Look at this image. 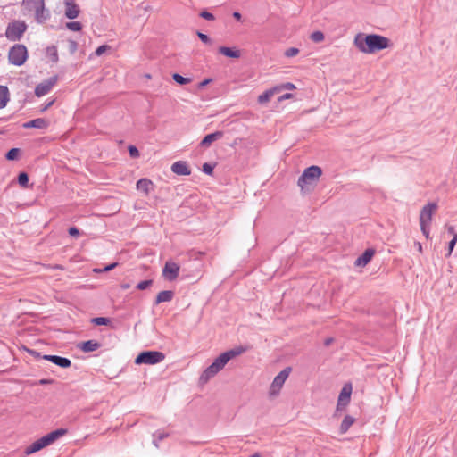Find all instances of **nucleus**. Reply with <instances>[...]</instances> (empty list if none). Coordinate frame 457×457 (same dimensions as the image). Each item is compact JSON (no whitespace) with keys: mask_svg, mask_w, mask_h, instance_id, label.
<instances>
[{"mask_svg":"<svg viewBox=\"0 0 457 457\" xmlns=\"http://www.w3.org/2000/svg\"><path fill=\"white\" fill-rule=\"evenodd\" d=\"M245 351V347L238 346L220 354L213 362L203 371L199 378L200 383H207L212 378L216 376L231 359L242 354Z\"/></svg>","mask_w":457,"mask_h":457,"instance_id":"obj_1","label":"nucleus"},{"mask_svg":"<svg viewBox=\"0 0 457 457\" xmlns=\"http://www.w3.org/2000/svg\"><path fill=\"white\" fill-rule=\"evenodd\" d=\"M389 39L386 37L370 34L359 33L354 37L355 46L364 54H373L377 51L386 49L389 46Z\"/></svg>","mask_w":457,"mask_h":457,"instance_id":"obj_2","label":"nucleus"},{"mask_svg":"<svg viewBox=\"0 0 457 457\" xmlns=\"http://www.w3.org/2000/svg\"><path fill=\"white\" fill-rule=\"evenodd\" d=\"M321 175L322 170L319 166L312 165L306 168L297 181L302 192L312 191Z\"/></svg>","mask_w":457,"mask_h":457,"instance_id":"obj_3","label":"nucleus"},{"mask_svg":"<svg viewBox=\"0 0 457 457\" xmlns=\"http://www.w3.org/2000/svg\"><path fill=\"white\" fill-rule=\"evenodd\" d=\"M67 430L64 428H59L54 431L48 433L47 435L37 439L25 449V454L29 455L36 452L40 451L44 447L53 444L55 440L64 436Z\"/></svg>","mask_w":457,"mask_h":457,"instance_id":"obj_4","label":"nucleus"},{"mask_svg":"<svg viewBox=\"0 0 457 457\" xmlns=\"http://www.w3.org/2000/svg\"><path fill=\"white\" fill-rule=\"evenodd\" d=\"M27 58L28 51L24 45L16 44L9 50V62L15 66L22 65L26 62Z\"/></svg>","mask_w":457,"mask_h":457,"instance_id":"obj_5","label":"nucleus"},{"mask_svg":"<svg viewBox=\"0 0 457 457\" xmlns=\"http://www.w3.org/2000/svg\"><path fill=\"white\" fill-rule=\"evenodd\" d=\"M165 359V355L162 352L158 351H146L142 352L137 355L135 360L137 364H149L154 365L162 361Z\"/></svg>","mask_w":457,"mask_h":457,"instance_id":"obj_6","label":"nucleus"},{"mask_svg":"<svg viewBox=\"0 0 457 457\" xmlns=\"http://www.w3.org/2000/svg\"><path fill=\"white\" fill-rule=\"evenodd\" d=\"M26 29L27 25L24 21H13L8 24L5 30V36L12 41H17L21 39Z\"/></svg>","mask_w":457,"mask_h":457,"instance_id":"obj_7","label":"nucleus"},{"mask_svg":"<svg viewBox=\"0 0 457 457\" xmlns=\"http://www.w3.org/2000/svg\"><path fill=\"white\" fill-rule=\"evenodd\" d=\"M290 371L291 368H285L274 378L269 391L270 396L274 397L279 394L284 383L289 376Z\"/></svg>","mask_w":457,"mask_h":457,"instance_id":"obj_8","label":"nucleus"},{"mask_svg":"<svg viewBox=\"0 0 457 457\" xmlns=\"http://www.w3.org/2000/svg\"><path fill=\"white\" fill-rule=\"evenodd\" d=\"M437 209L436 203H428L420 211V224H429L431 223L432 217Z\"/></svg>","mask_w":457,"mask_h":457,"instance_id":"obj_9","label":"nucleus"},{"mask_svg":"<svg viewBox=\"0 0 457 457\" xmlns=\"http://www.w3.org/2000/svg\"><path fill=\"white\" fill-rule=\"evenodd\" d=\"M57 76H53L39 83L35 88V95L41 97L48 94L57 82Z\"/></svg>","mask_w":457,"mask_h":457,"instance_id":"obj_10","label":"nucleus"},{"mask_svg":"<svg viewBox=\"0 0 457 457\" xmlns=\"http://www.w3.org/2000/svg\"><path fill=\"white\" fill-rule=\"evenodd\" d=\"M179 272V266L176 262H167L162 270V276L166 279L173 281L178 278Z\"/></svg>","mask_w":457,"mask_h":457,"instance_id":"obj_11","label":"nucleus"},{"mask_svg":"<svg viewBox=\"0 0 457 457\" xmlns=\"http://www.w3.org/2000/svg\"><path fill=\"white\" fill-rule=\"evenodd\" d=\"M351 394H352V386L350 384H345L343 386V388L339 394V396H338L337 406V410L346 406L349 403L350 399H351Z\"/></svg>","mask_w":457,"mask_h":457,"instance_id":"obj_12","label":"nucleus"},{"mask_svg":"<svg viewBox=\"0 0 457 457\" xmlns=\"http://www.w3.org/2000/svg\"><path fill=\"white\" fill-rule=\"evenodd\" d=\"M64 5H65V16L68 19L73 20L79 16V7L74 3L73 0H65Z\"/></svg>","mask_w":457,"mask_h":457,"instance_id":"obj_13","label":"nucleus"},{"mask_svg":"<svg viewBox=\"0 0 457 457\" xmlns=\"http://www.w3.org/2000/svg\"><path fill=\"white\" fill-rule=\"evenodd\" d=\"M171 171L177 175L187 176L191 174L187 163L184 161H177L171 165Z\"/></svg>","mask_w":457,"mask_h":457,"instance_id":"obj_14","label":"nucleus"},{"mask_svg":"<svg viewBox=\"0 0 457 457\" xmlns=\"http://www.w3.org/2000/svg\"><path fill=\"white\" fill-rule=\"evenodd\" d=\"M42 358L62 368H69L71 365L70 359L58 355H44Z\"/></svg>","mask_w":457,"mask_h":457,"instance_id":"obj_15","label":"nucleus"},{"mask_svg":"<svg viewBox=\"0 0 457 457\" xmlns=\"http://www.w3.org/2000/svg\"><path fill=\"white\" fill-rule=\"evenodd\" d=\"M45 4V0H22L21 6L26 12H33Z\"/></svg>","mask_w":457,"mask_h":457,"instance_id":"obj_16","label":"nucleus"},{"mask_svg":"<svg viewBox=\"0 0 457 457\" xmlns=\"http://www.w3.org/2000/svg\"><path fill=\"white\" fill-rule=\"evenodd\" d=\"M33 12L35 15V20L38 23H44L50 18V12L47 9H46L45 4L40 5V7L36 9Z\"/></svg>","mask_w":457,"mask_h":457,"instance_id":"obj_17","label":"nucleus"},{"mask_svg":"<svg viewBox=\"0 0 457 457\" xmlns=\"http://www.w3.org/2000/svg\"><path fill=\"white\" fill-rule=\"evenodd\" d=\"M223 137L222 131H216L214 133H211L206 135L200 143V145L203 147H208L211 144L216 140L220 139Z\"/></svg>","mask_w":457,"mask_h":457,"instance_id":"obj_18","label":"nucleus"},{"mask_svg":"<svg viewBox=\"0 0 457 457\" xmlns=\"http://www.w3.org/2000/svg\"><path fill=\"white\" fill-rule=\"evenodd\" d=\"M375 251L373 249H367L365 252L359 256L355 261L356 266H365L368 264L373 257Z\"/></svg>","mask_w":457,"mask_h":457,"instance_id":"obj_19","label":"nucleus"},{"mask_svg":"<svg viewBox=\"0 0 457 457\" xmlns=\"http://www.w3.org/2000/svg\"><path fill=\"white\" fill-rule=\"evenodd\" d=\"M47 126H48V121L42 118L35 119V120H29L23 124V127L26 129H29V128L46 129Z\"/></svg>","mask_w":457,"mask_h":457,"instance_id":"obj_20","label":"nucleus"},{"mask_svg":"<svg viewBox=\"0 0 457 457\" xmlns=\"http://www.w3.org/2000/svg\"><path fill=\"white\" fill-rule=\"evenodd\" d=\"M100 346H101V345L97 341L88 340V341L83 342L79 345V348L84 353H90V352L96 351Z\"/></svg>","mask_w":457,"mask_h":457,"instance_id":"obj_21","label":"nucleus"},{"mask_svg":"<svg viewBox=\"0 0 457 457\" xmlns=\"http://www.w3.org/2000/svg\"><path fill=\"white\" fill-rule=\"evenodd\" d=\"M218 51L220 54L229 58H239L241 55L240 51L238 49L230 48L227 46H220Z\"/></svg>","mask_w":457,"mask_h":457,"instance_id":"obj_22","label":"nucleus"},{"mask_svg":"<svg viewBox=\"0 0 457 457\" xmlns=\"http://www.w3.org/2000/svg\"><path fill=\"white\" fill-rule=\"evenodd\" d=\"M152 186H153V183L148 179H140L137 182V188L140 191H143L145 195L149 194Z\"/></svg>","mask_w":457,"mask_h":457,"instance_id":"obj_23","label":"nucleus"},{"mask_svg":"<svg viewBox=\"0 0 457 457\" xmlns=\"http://www.w3.org/2000/svg\"><path fill=\"white\" fill-rule=\"evenodd\" d=\"M172 297H173L172 291H170V290L161 291L156 296L155 303L159 304L161 303L170 302V301H171Z\"/></svg>","mask_w":457,"mask_h":457,"instance_id":"obj_24","label":"nucleus"},{"mask_svg":"<svg viewBox=\"0 0 457 457\" xmlns=\"http://www.w3.org/2000/svg\"><path fill=\"white\" fill-rule=\"evenodd\" d=\"M355 420L352 416L346 415L341 425H340V433L345 434L350 428V427L354 423Z\"/></svg>","mask_w":457,"mask_h":457,"instance_id":"obj_25","label":"nucleus"},{"mask_svg":"<svg viewBox=\"0 0 457 457\" xmlns=\"http://www.w3.org/2000/svg\"><path fill=\"white\" fill-rule=\"evenodd\" d=\"M275 93V89L266 90L264 93L258 96V103L261 104H266L270 100Z\"/></svg>","mask_w":457,"mask_h":457,"instance_id":"obj_26","label":"nucleus"},{"mask_svg":"<svg viewBox=\"0 0 457 457\" xmlns=\"http://www.w3.org/2000/svg\"><path fill=\"white\" fill-rule=\"evenodd\" d=\"M8 101V89L4 86H0V109L4 108Z\"/></svg>","mask_w":457,"mask_h":457,"instance_id":"obj_27","label":"nucleus"},{"mask_svg":"<svg viewBox=\"0 0 457 457\" xmlns=\"http://www.w3.org/2000/svg\"><path fill=\"white\" fill-rule=\"evenodd\" d=\"M91 322L96 326H107L111 321L105 317H96L91 320Z\"/></svg>","mask_w":457,"mask_h":457,"instance_id":"obj_28","label":"nucleus"},{"mask_svg":"<svg viewBox=\"0 0 457 457\" xmlns=\"http://www.w3.org/2000/svg\"><path fill=\"white\" fill-rule=\"evenodd\" d=\"M172 79H174V81L179 85H186V84H188L189 82H191V79L189 78H185L178 73H174L172 75Z\"/></svg>","mask_w":457,"mask_h":457,"instance_id":"obj_29","label":"nucleus"},{"mask_svg":"<svg viewBox=\"0 0 457 457\" xmlns=\"http://www.w3.org/2000/svg\"><path fill=\"white\" fill-rule=\"evenodd\" d=\"M66 28L71 31H80L82 25L79 21H70L66 23Z\"/></svg>","mask_w":457,"mask_h":457,"instance_id":"obj_30","label":"nucleus"},{"mask_svg":"<svg viewBox=\"0 0 457 457\" xmlns=\"http://www.w3.org/2000/svg\"><path fill=\"white\" fill-rule=\"evenodd\" d=\"M311 39L315 43H320L324 40V34L321 31H314L310 36Z\"/></svg>","mask_w":457,"mask_h":457,"instance_id":"obj_31","label":"nucleus"},{"mask_svg":"<svg viewBox=\"0 0 457 457\" xmlns=\"http://www.w3.org/2000/svg\"><path fill=\"white\" fill-rule=\"evenodd\" d=\"M168 436V434L162 431H156L154 434V444L156 447H158V441H162V439L166 438Z\"/></svg>","mask_w":457,"mask_h":457,"instance_id":"obj_32","label":"nucleus"},{"mask_svg":"<svg viewBox=\"0 0 457 457\" xmlns=\"http://www.w3.org/2000/svg\"><path fill=\"white\" fill-rule=\"evenodd\" d=\"M18 182L21 187H27L28 182H29V177H28L27 173H25V172L20 173L18 176Z\"/></svg>","mask_w":457,"mask_h":457,"instance_id":"obj_33","label":"nucleus"},{"mask_svg":"<svg viewBox=\"0 0 457 457\" xmlns=\"http://www.w3.org/2000/svg\"><path fill=\"white\" fill-rule=\"evenodd\" d=\"M20 150L18 148H12L5 155L7 160L12 161L17 159Z\"/></svg>","mask_w":457,"mask_h":457,"instance_id":"obj_34","label":"nucleus"},{"mask_svg":"<svg viewBox=\"0 0 457 457\" xmlns=\"http://www.w3.org/2000/svg\"><path fill=\"white\" fill-rule=\"evenodd\" d=\"M456 242H457V234H454V237H453V239L449 242L448 244V253H447V256H450L455 247V245H456Z\"/></svg>","mask_w":457,"mask_h":457,"instance_id":"obj_35","label":"nucleus"},{"mask_svg":"<svg viewBox=\"0 0 457 457\" xmlns=\"http://www.w3.org/2000/svg\"><path fill=\"white\" fill-rule=\"evenodd\" d=\"M299 49L296 47H290L285 51V56L287 57H294L298 54Z\"/></svg>","mask_w":457,"mask_h":457,"instance_id":"obj_36","label":"nucleus"},{"mask_svg":"<svg viewBox=\"0 0 457 457\" xmlns=\"http://www.w3.org/2000/svg\"><path fill=\"white\" fill-rule=\"evenodd\" d=\"M152 280H144L137 285V288L139 290H145L152 285Z\"/></svg>","mask_w":457,"mask_h":457,"instance_id":"obj_37","label":"nucleus"},{"mask_svg":"<svg viewBox=\"0 0 457 457\" xmlns=\"http://www.w3.org/2000/svg\"><path fill=\"white\" fill-rule=\"evenodd\" d=\"M422 234L426 238L429 237L430 225L429 224H420Z\"/></svg>","mask_w":457,"mask_h":457,"instance_id":"obj_38","label":"nucleus"},{"mask_svg":"<svg viewBox=\"0 0 457 457\" xmlns=\"http://www.w3.org/2000/svg\"><path fill=\"white\" fill-rule=\"evenodd\" d=\"M129 155L132 157V158H137L139 156V151L138 149L134 146V145H129Z\"/></svg>","mask_w":457,"mask_h":457,"instance_id":"obj_39","label":"nucleus"},{"mask_svg":"<svg viewBox=\"0 0 457 457\" xmlns=\"http://www.w3.org/2000/svg\"><path fill=\"white\" fill-rule=\"evenodd\" d=\"M108 48H109V46H106V45H102V46H98V47L96 49L95 54H96V56H100V55H102V54H104V53Z\"/></svg>","mask_w":457,"mask_h":457,"instance_id":"obj_40","label":"nucleus"},{"mask_svg":"<svg viewBox=\"0 0 457 457\" xmlns=\"http://www.w3.org/2000/svg\"><path fill=\"white\" fill-rule=\"evenodd\" d=\"M203 171L205 174L212 175L213 172V167L210 163L206 162L203 165Z\"/></svg>","mask_w":457,"mask_h":457,"instance_id":"obj_41","label":"nucleus"},{"mask_svg":"<svg viewBox=\"0 0 457 457\" xmlns=\"http://www.w3.org/2000/svg\"><path fill=\"white\" fill-rule=\"evenodd\" d=\"M200 16L205 20H208V21H212L214 20V16L212 13L207 12V11H203L201 13H200Z\"/></svg>","mask_w":457,"mask_h":457,"instance_id":"obj_42","label":"nucleus"},{"mask_svg":"<svg viewBox=\"0 0 457 457\" xmlns=\"http://www.w3.org/2000/svg\"><path fill=\"white\" fill-rule=\"evenodd\" d=\"M117 265H118L117 262H113V263H111L110 265L105 266L103 270H95V271H96V272L110 271L112 269H114Z\"/></svg>","mask_w":457,"mask_h":457,"instance_id":"obj_43","label":"nucleus"},{"mask_svg":"<svg viewBox=\"0 0 457 457\" xmlns=\"http://www.w3.org/2000/svg\"><path fill=\"white\" fill-rule=\"evenodd\" d=\"M198 37L205 44L210 43V38L207 35L198 32L197 33Z\"/></svg>","mask_w":457,"mask_h":457,"instance_id":"obj_44","label":"nucleus"},{"mask_svg":"<svg viewBox=\"0 0 457 457\" xmlns=\"http://www.w3.org/2000/svg\"><path fill=\"white\" fill-rule=\"evenodd\" d=\"M48 51H53V53L51 54L52 55V60L54 62H57L58 61V54H57V51H56V48L54 46H53L52 48H48Z\"/></svg>","mask_w":457,"mask_h":457,"instance_id":"obj_45","label":"nucleus"},{"mask_svg":"<svg viewBox=\"0 0 457 457\" xmlns=\"http://www.w3.org/2000/svg\"><path fill=\"white\" fill-rule=\"evenodd\" d=\"M69 234L71 237H78L79 235V229L77 228L72 227V228H69Z\"/></svg>","mask_w":457,"mask_h":457,"instance_id":"obj_46","label":"nucleus"},{"mask_svg":"<svg viewBox=\"0 0 457 457\" xmlns=\"http://www.w3.org/2000/svg\"><path fill=\"white\" fill-rule=\"evenodd\" d=\"M54 102V100H52V101L46 103V104H44V106L41 108V111L42 112L46 111L50 106L53 105Z\"/></svg>","mask_w":457,"mask_h":457,"instance_id":"obj_47","label":"nucleus"},{"mask_svg":"<svg viewBox=\"0 0 457 457\" xmlns=\"http://www.w3.org/2000/svg\"><path fill=\"white\" fill-rule=\"evenodd\" d=\"M212 81V79H206L204 80H203L200 84H199V87L202 88L205 86H207L210 82Z\"/></svg>","mask_w":457,"mask_h":457,"instance_id":"obj_48","label":"nucleus"},{"mask_svg":"<svg viewBox=\"0 0 457 457\" xmlns=\"http://www.w3.org/2000/svg\"><path fill=\"white\" fill-rule=\"evenodd\" d=\"M447 232L454 237L455 231L453 226H446Z\"/></svg>","mask_w":457,"mask_h":457,"instance_id":"obj_49","label":"nucleus"},{"mask_svg":"<svg viewBox=\"0 0 457 457\" xmlns=\"http://www.w3.org/2000/svg\"><path fill=\"white\" fill-rule=\"evenodd\" d=\"M233 17H234L236 20H237V21H240V20H241V18H242L241 14H240L238 12H235L233 13Z\"/></svg>","mask_w":457,"mask_h":457,"instance_id":"obj_50","label":"nucleus"},{"mask_svg":"<svg viewBox=\"0 0 457 457\" xmlns=\"http://www.w3.org/2000/svg\"><path fill=\"white\" fill-rule=\"evenodd\" d=\"M71 50L74 51L77 48V44L74 41H71Z\"/></svg>","mask_w":457,"mask_h":457,"instance_id":"obj_51","label":"nucleus"},{"mask_svg":"<svg viewBox=\"0 0 457 457\" xmlns=\"http://www.w3.org/2000/svg\"><path fill=\"white\" fill-rule=\"evenodd\" d=\"M285 87L287 89H293L295 88V86L292 83H287Z\"/></svg>","mask_w":457,"mask_h":457,"instance_id":"obj_52","label":"nucleus"},{"mask_svg":"<svg viewBox=\"0 0 457 457\" xmlns=\"http://www.w3.org/2000/svg\"><path fill=\"white\" fill-rule=\"evenodd\" d=\"M290 96H291V94H285L284 96H282L280 97V100L289 98Z\"/></svg>","mask_w":457,"mask_h":457,"instance_id":"obj_53","label":"nucleus"},{"mask_svg":"<svg viewBox=\"0 0 457 457\" xmlns=\"http://www.w3.org/2000/svg\"><path fill=\"white\" fill-rule=\"evenodd\" d=\"M39 383H40L41 385H45V384H47V383H48V380H46V379H42V380H40V382H39Z\"/></svg>","mask_w":457,"mask_h":457,"instance_id":"obj_54","label":"nucleus"},{"mask_svg":"<svg viewBox=\"0 0 457 457\" xmlns=\"http://www.w3.org/2000/svg\"><path fill=\"white\" fill-rule=\"evenodd\" d=\"M31 353L32 354H35L36 356L39 357L40 356V353H37L35 351H31Z\"/></svg>","mask_w":457,"mask_h":457,"instance_id":"obj_55","label":"nucleus"},{"mask_svg":"<svg viewBox=\"0 0 457 457\" xmlns=\"http://www.w3.org/2000/svg\"><path fill=\"white\" fill-rule=\"evenodd\" d=\"M331 341H332V338H328V339H327V340H326V345H329Z\"/></svg>","mask_w":457,"mask_h":457,"instance_id":"obj_56","label":"nucleus"},{"mask_svg":"<svg viewBox=\"0 0 457 457\" xmlns=\"http://www.w3.org/2000/svg\"><path fill=\"white\" fill-rule=\"evenodd\" d=\"M418 249H419L420 251H421L422 247H421V245H420V244H419Z\"/></svg>","mask_w":457,"mask_h":457,"instance_id":"obj_57","label":"nucleus"},{"mask_svg":"<svg viewBox=\"0 0 457 457\" xmlns=\"http://www.w3.org/2000/svg\"><path fill=\"white\" fill-rule=\"evenodd\" d=\"M251 457H259L258 454H253Z\"/></svg>","mask_w":457,"mask_h":457,"instance_id":"obj_58","label":"nucleus"}]
</instances>
